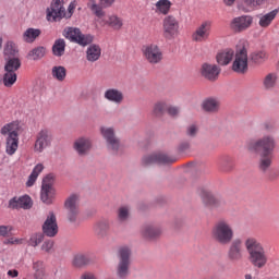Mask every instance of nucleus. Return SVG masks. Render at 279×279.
<instances>
[{
  "label": "nucleus",
  "instance_id": "nucleus-1",
  "mask_svg": "<svg viewBox=\"0 0 279 279\" xmlns=\"http://www.w3.org/2000/svg\"><path fill=\"white\" fill-rule=\"evenodd\" d=\"M277 142L274 135H264L248 146L250 151L259 155L258 169L262 173H267L274 163V151Z\"/></svg>",
  "mask_w": 279,
  "mask_h": 279
},
{
  "label": "nucleus",
  "instance_id": "nucleus-2",
  "mask_svg": "<svg viewBox=\"0 0 279 279\" xmlns=\"http://www.w3.org/2000/svg\"><path fill=\"white\" fill-rule=\"evenodd\" d=\"M244 245L246 247V252L248 253L251 265L256 267V269H263V267H265L269 260L263 244L255 238H248L245 240Z\"/></svg>",
  "mask_w": 279,
  "mask_h": 279
},
{
  "label": "nucleus",
  "instance_id": "nucleus-3",
  "mask_svg": "<svg viewBox=\"0 0 279 279\" xmlns=\"http://www.w3.org/2000/svg\"><path fill=\"white\" fill-rule=\"evenodd\" d=\"M211 239L218 245H230L231 241H234L232 223L226 219L218 220L211 229Z\"/></svg>",
  "mask_w": 279,
  "mask_h": 279
},
{
  "label": "nucleus",
  "instance_id": "nucleus-4",
  "mask_svg": "<svg viewBox=\"0 0 279 279\" xmlns=\"http://www.w3.org/2000/svg\"><path fill=\"white\" fill-rule=\"evenodd\" d=\"M75 12V2H71L66 9H64L63 0H52L50 8L47 9V21L52 23L60 22L61 19H71Z\"/></svg>",
  "mask_w": 279,
  "mask_h": 279
},
{
  "label": "nucleus",
  "instance_id": "nucleus-5",
  "mask_svg": "<svg viewBox=\"0 0 279 279\" xmlns=\"http://www.w3.org/2000/svg\"><path fill=\"white\" fill-rule=\"evenodd\" d=\"M132 266V248L122 246L118 250V265L116 275L120 279H128L130 267Z\"/></svg>",
  "mask_w": 279,
  "mask_h": 279
},
{
  "label": "nucleus",
  "instance_id": "nucleus-6",
  "mask_svg": "<svg viewBox=\"0 0 279 279\" xmlns=\"http://www.w3.org/2000/svg\"><path fill=\"white\" fill-rule=\"evenodd\" d=\"M0 134L7 136L5 151L8 156H14L19 149V128L14 122L8 123L1 128Z\"/></svg>",
  "mask_w": 279,
  "mask_h": 279
},
{
  "label": "nucleus",
  "instance_id": "nucleus-7",
  "mask_svg": "<svg viewBox=\"0 0 279 279\" xmlns=\"http://www.w3.org/2000/svg\"><path fill=\"white\" fill-rule=\"evenodd\" d=\"M54 182L56 175H53V173H49L43 179L40 199L48 206L53 204V199H56V187H53Z\"/></svg>",
  "mask_w": 279,
  "mask_h": 279
},
{
  "label": "nucleus",
  "instance_id": "nucleus-8",
  "mask_svg": "<svg viewBox=\"0 0 279 279\" xmlns=\"http://www.w3.org/2000/svg\"><path fill=\"white\" fill-rule=\"evenodd\" d=\"M100 133L107 143V149L114 156H119L121 154V140L114 133V129L101 126Z\"/></svg>",
  "mask_w": 279,
  "mask_h": 279
},
{
  "label": "nucleus",
  "instance_id": "nucleus-9",
  "mask_svg": "<svg viewBox=\"0 0 279 279\" xmlns=\"http://www.w3.org/2000/svg\"><path fill=\"white\" fill-rule=\"evenodd\" d=\"M173 162H178V157L166 153L146 155L142 159L144 167H149V165H173Z\"/></svg>",
  "mask_w": 279,
  "mask_h": 279
},
{
  "label": "nucleus",
  "instance_id": "nucleus-10",
  "mask_svg": "<svg viewBox=\"0 0 279 279\" xmlns=\"http://www.w3.org/2000/svg\"><path fill=\"white\" fill-rule=\"evenodd\" d=\"M163 38L173 40L180 34V22L173 15H167L162 20Z\"/></svg>",
  "mask_w": 279,
  "mask_h": 279
},
{
  "label": "nucleus",
  "instance_id": "nucleus-11",
  "mask_svg": "<svg viewBox=\"0 0 279 279\" xmlns=\"http://www.w3.org/2000/svg\"><path fill=\"white\" fill-rule=\"evenodd\" d=\"M65 38H69L71 43H76L81 47H88V45H93L95 37L90 34H83L80 28L70 27L66 32Z\"/></svg>",
  "mask_w": 279,
  "mask_h": 279
},
{
  "label": "nucleus",
  "instance_id": "nucleus-12",
  "mask_svg": "<svg viewBox=\"0 0 279 279\" xmlns=\"http://www.w3.org/2000/svg\"><path fill=\"white\" fill-rule=\"evenodd\" d=\"M201 199L207 208H226V199L221 195L213 194L208 190H201Z\"/></svg>",
  "mask_w": 279,
  "mask_h": 279
},
{
  "label": "nucleus",
  "instance_id": "nucleus-13",
  "mask_svg": "<svg viewBox=\"0 0 279 279\" xmlns=\"http://www.w3.org/2000/svg\"><path fill=\"white\" fill-rule=\"evenodd\" d=\"M243 240L240 238L234 239L230 242L227 250V258L230 263H241L243 260Z\"/></svg>",
  "mask_w": 279,
  "mask_h": 279
},
{
  "label": "nucleus",
  "instance_id": "nucleus-14",
  "mask_svg": "<svg viewBox=\"0 0 279 279\" xmlns=\"http://www.w3.org/2000/svg\"><path fill=\"white\" fill-rule=\"evenodd\" d=\"M51 141H53L51 131L49 129L40 130L36 135L34 151L37 154H43L47 147L51 146Z\"/></svg>",
  "mask_w": 279,
  "mask_h": 279
},
{
  "label": "nucleus",
  "instance_id": "nucleus-15",
  "mask_svg": "<svg viewBox=\"0 0 279 279\" xmlns=\"http://www.w3.org/2000/svg\"><path fill=\"white\" fill-rule=\"evenodd\" d=\"M247 48L242 47L235 51V59L232 63V71L245 75L247 71Z\"/></svg>",
  "mask_w": 279,
  "mask_h": 279
},
{
  "label": "nucleus",
  "instance_id": "nucleus-16",
  "mask_svg": "<svg viewBox=\"0 0 279 279\" xmlns=\"http://www.w3.org/2000/svg\"><path fill=\"white\" fill-rule=\"evenodd\" d=\"M41 234H44V236H48L49 239L58 236V218H56V214H53V211H50L47 216L45 222L41 226Z\"/></svg>",
  "mask_w": 279,
  "mask_h": 279
},
{
  "label": "nucleus",
  "instance_id": "nucleus-17",
  "mask_svg": "<svg viewBox=\"0 0 279 279\" xmlns=\"http://www.w3.org/2000/svg\"><path fill=\"white\" fill-rule=\"evenodd\" d=\"M213 29V22L211 21H205L203 22L196 31L192 35V40L194 43H204L210 38V32Z\"/></svg>",
  "mask_w": 279,
  "mask_h": 279
},
{
  "label": "nucleus",
  "instance_id": "nucleus-18",
  "mask_svg": "<svg viewBox=\"0 0 279 279\" xmlns=\"http://www.w3.org/2000/svg\"><path fill=\"white\" fill-rule=\"evenodd\" d=\"M77 194H72L66 198L64 207L68 210V219L71 223L77 221V215H80V207L77 206Z\"/></svg>",
  "mask_w": 279,
  "mask_h": 279
},
{
  "label": "nucleus",
  "instance_id": "nucleus-19",
  "mask_svg": "<svg viewBox=\"0 0 279 279\" xmlns=\"http://www.w3.org/2000/svg\"><path fill=\"white\" fill-rule=\"evenodd\" d=\"M221 73V68L217 64L203 63L201 68V75L208 82H217Z\"/></svg>",
  "mask_w": 279,
  "mask_h": 279
},
{
  "label": "nucleus",
  "instance_id": "nucleus-20",
  "mask_svg": "<svg viewBox=\"0 0 279 279\" xmlns=\"http://www.w3.org/2000/svg\"><path fill=\"white\" fill-rule=\"evenodd\" d=\"M34 206V202H32V197L29 195L15 196L9 201V208L12 210H19L23 208V210H29Z\"/></svg>",
  "mask_w": 279,
  "mask_h": 279
},
{
  "label": "nucleus",
  "instance_id": "nucleus-21",
  "mask_svg": "<svg viewBox=\"0 0 279 279\" xmlns=\"http://www.w3.org/2000/svg\"><path fill=\"white\" fill-rule=\"evenodd\" d=\"M144 56L149 64H159L162 62V51L158 45H149L144 50Z\"/></svg>",
  "mask_w": 279,
  "mask_h": 279
},
{
  "label": "nucleus",
  "instance_id": "nucleus-22",
  "mask_svg": "<svg viewBox=\"0 0 279 279\" xmlns=\"http://www.w3.org/2000/svg\"><path fill=\"white\" fill-rule=\"evenodd\" d=\"M252 23H254V19L250 15H242L235 17L231 21L230 27L233 32L241 33L245 32Z\"/></svg>",
  "mask_w": 279,
  "mask_h": 279
},
{
  "label": "nucleus",
  "instance_id": "nucleus-23",
  "mask_svg": "<svg viewBox=\"0 0 279 279\" xmlns=\"http://www.w3.org/2000/svg\"><path fill=\"white\" fill-rule=\"evenodd\" d=\"M74 151L78 154V156L84 157L90 154V149H93V142L87 137H80L73 144Z\"/></svg>",
  "mask_w": 279,
  "mask_h": 279
},
{
  "label": "nucleus",
  "instance_id": "nucleus-24",
  "mask_svg": "<svg viewBox=\"0 0 279 279\" xmlns=\"http://www.w3.org/2000/svg\"><path fill=\"white\" fill-rule=\"evenodd\" d=\"M101 58V47L97 44H92L86 50L87 62H97Z\"/></svg>",
  "mask_w": 279,
  "mask_h": 279
},
{
  "label": "nucleus",
  "instance_id": "nucleus-25",
  "mask_svg": "<svg viewBox=\"0 0 279 279\" xmlns=\"http://www.w3.org/2000/svg\"><path fill=\"white\" fill-rule=\"evenodd\" d=\"M234 58V50L227 49L222 52H219L216 57V60L218 64L221 66H228L232 62V59Z\"/></svg>",
  "mask_w": 279,
  "mask_h": 279
},
{
  "label": "nucleus",
  "instance_id": "nucleus-26",
  "mask_svg": "<svg viewBox=\"0 0 279 279\" xmlns=\"http://www.w3.org/2000/svg\"><path fill=\"white\" fill-rule=\"evenodd\" d=\"M269 59V54L265 50H257L250 54V60L253 64L259 66L260 64H265Z\"/></svg>",
  "mask_w": 279,
  "mask_h": 279
},
{
  "label": "nucleus",
  "instance_id": "nucleus-27",
  "mask_svg": "<svg viewBox=\"0 0 279 279\" xmlns=\"http://www.w3.org/2000/svg\"><path fill=\"white\" fill-rule=\"evenodd\" d=\"M161 232L160 228L148 225L144 227L142 234L145 239L154 241V239H158V236H160Z\"/></svg>",
  "mask_w": 279,
  "mask_h": 279
},
{
  "label": "nucleus",
  "instance_id": "nucleus-28",
  "mask_svg": "<svg viewBox=\"0 0 279 279\" xmlns=\"http://www.w3.org/2000/svg\"><path fill=\"white\" fill-rule=\"evenodd\" d=\"M110 231V221L108 220H100L95 226V234L100 239L108 236V232Z\"/></svg>",
  "mask_w": 279,
  "mask_h": 279
},
{
  "label": "nucleus",
  "instance_id": "nucleus-29",
  "mask_svg": "<svg viewBox=\"0 0 279 279\" xmlns=\"http://www.w3.org/2000/svg\"><path fill=\"white\" fill-rule=\"evenodd\" d=\"M105 99L113 101V104H121L123 101V93L114 88L107 89L105 92Z\"/></svg>",
  "mask_w": 279,
  "mask_h": 279
},
{
  "label": "nucleus",
  "instance_id": "nucleus-30",
  "mask_svg": "<svg viewBox=\"0 0 279 279\" xmlns=\"http://www.w3.org/2000/svg\"><path fill=\"white\" fill-rule=\"evenodd\" d=\"M219 106H221V104L217 98H207L202 104V108L205 112H219Z\"/></svg>",
  "mask_w": 279,
  "mask_h": 279
},
{
  "label": "nucleus",
  "instance_id": "nucleus-31",
  "mask_svg": "<svg viewBox=\"0 0 279 279\" xmlns=\"http://www.w3.org/2000/svg\"><path fill=\"white\" fill-rule=\"evenodd\" d=\"M64 51H66V41L62 38L56 39L52 45V56H56V58H62V56H64Z\"/></svg>",
  "mask_w": 279,
  "mask_h": 279
},
{
  "label": "nucleus",
  "instance_id": "nucleus-32",
  "mask_svg": "<svg viewBox=\"0 0 279 279\" xmlns=\"http://www.w3.org/2000/svg\"><path fill=\"white\" fill-rule=\"evenodd\" d=\"M219 169L222 173H230L234 169V159L230 156L221 157L219 161Z\"/></svg>",
  "mask_w": 279,
  "mask_h": 279
},
{
  "label": "nucleus",
  "instance_id": "nucleus-33",
  "mask_svg": "<svg viewBox=\"0 0 279 279\" xmlns=\"http://www.w3.org/2000/svg\"><path fill=\"white\" fill-rule=\"evenodd\" d=\"M5 60H7L4 64L5 73H16V71L21 69V59H19L17 57H13Z\"/></svg>",
  "mask_w": 279,
  "mask_h": 279
},
{
  "label": "nucleus",
  "instance_id": "nucleus-34",
  "mask_svg": "<svg viewBox=\"0 0 279 279\" xmlns=\"http://www.w3.org/2000/svg\"><path fill=\"white\" fill-rule=\"evenodd\" d=\"M43 34L40 28H27L23 34L24 43H34Z\"/></svg>",
  "mask_w": 279,
  "mask_h": 279
},
{
  "label": "nucleus",
  "instance_id": "nucleus-35",
  "mask_svg": "<svg viewBox=\"0 0 279 279\" xmlns=\"http://www.w3.org/2000/svg\"><path fill=\"white\" fill-rule=\"evenodd\" d=\"M46 54H47V48L45 46H39V47L33 48L28 52L27 58L28 60L38 61V60H43V57Z\"/></svg>",
  "mask_w": 279,
  "mask_h": 279
},
{
  "label": "nucleus",
  "instance_id": "nucleus-36",
  "mask_svg": "<svg viewBox=\"0 0 279 279\" xmlns=\"http://www.w3.org/2000/svg\"><path fill=\"white\" fill-rule=\"evenodd\" d=\"M278 12H279V9H275V10L270 11L269 13H266L265 15H263L259 19V25L262 27H269L271 25V23L274 22V20L276 19V16H278Z\"/></svg>",
  "mask_w": 279,
  "mask_h": 279
},
{
  "label": "nucleus",
  "instance_id": "nucleus-37",
  "mask_svg": "<svg viewBox=\"0 0 279 279\" xmlns=\"http://www.w3.org/2000/svg\"><path fill=\"white\" fill-rule=\"evenodd\" d=\"M171 5H173V4L169 0H159L155 4L156 12L167 16L171 10Z\"/></svg>",
  "mask_w": 279,
  "mask_h": 279
},
{
  "label": "nucleus",
  "instance_id": "nucleus-38",
  "mask_svg": "<svg viewBox=\"0 0 279 279\" xmlns=\"http://www.w3.org/2000/svg\"><path fill=\"white\" fill-rule=\"evenodd\" d=\"M4 60H8L10 58H16V53H19V48H16V44L13 41H8L4 45Z\"/></svg>",
  "mask_w": 279,
  "mask_h": 279
},
{
  "label": "nucleus",
  "instance_id": "nucleus-39",
  "mask_svg": "<svg viewBox=\"0 0 279 279\" xmlns=\"http://www.w3.org/2000/svg\"><path fill=\"white\" fill-rule=\"evenodd\" d=\"M93 260L88 255L76 254L73 258L72 265L74 267H86V265H90Z\"/></svg>",
  "mask_w": 279,
  "mask_h": 279
},
{
  "label": "nucleus",
  "instance_id": "nucleus-40",
  "mask_svg": "<svg viewBox=\"0 0 279 279\" xmlns=\"http://www.w3.org/2000/svg\"><path fill=\"white\" fill-rule=\"evenodd\" d=\"M51 74L54 80H58V82H64V80H66V68L56 65L52 68Z\"/></svg>",
  "mask_w": 279,
  "mask_h": 279
},
{
  "label": "nucleus",
  "instance_id": "nucleus-41",
  "mask_svg": "<svg viewBox=\"0 0 279 279\" xmlns=\"http://www.w3.org/2000/svg\"><path fill=\"white\" fill-rule=\"evenodd\" d=\"M87 8L92 10V12L97 16L98 19H101L102 16H106V13L104 10H101V4H97V1L89 0L87 2Z\"/></svg>",
  "mask_w": 279,
  "mask_h": 279
},
{
  "label": "nucleus",
  "instance_id": "nucleus-42",
  "mask_svg": "<svg viewBox=\"0 0 279 279\" xmlns=\"http://www.w3.org/2000/svg\"><path fill=\"white\" fill-rule=\"evenodd\" d=\"M166 112H167V102L159 101L154 105V108H153L154 117H157V118L163 117Z\"/></svg>",
  "mask_w": 279,
  "mask_h": 279
},
{
  "label": "nucleus",
  "instance_id": "nucleus-43",
  "mask_svg": "<svg viewBox=\"0 0 279 279\" xmlns=\"http://www.w3.org/2000/svg\"><path fill=\"white\" fill-rule=\"evenodd\" d=\"M16 72H5L3 75V84L7 88H12L16 84Z\"/></svg>",
  "mask_w": 279,
  "mask_h": 279
},
{
  "label": "nucleus",
  "instance_id": "nucleus-44",
  "mask_svg": "<svg viewBox=\"0 0 279 279\" xmlns=\"http://www.w3.org/2000/svg\"><path fill=\"white\" fill-rule=\"evenodd\" d=\"M43 241H45V234L35 233L29 238L28 245H31V247H38Z\"/></svg>",
  "mask_w": 279,
  "mask_h": 279
},
{
  "label": "nucleus",
  "instance_id": "nucleus-45",
  "mask_svg": "<svg viewBox=\"0 0 279 279\" xmlns=\"http://www.w3.org/2000/svg\"><path fill=\"white\" fill-rule=\"evenodd\" d=\"M130 219V207L122 206L118 209V220L122 223Z\"/></svg>",
  "mask_w": 279,
  "mask_h": 279
},
{
  "label": "nucleus",
  "instance_id": "nucleus-46",
  "mask_svg": "<svg viewBox=\"0 0 279 279\" xmlns=\"http://www.w3.org/2000/svg\"><path fill=\"white\" fill-rule=\"evenodd\" d=\"M275 86H276V74L269 73L264 78V87L266 88V90H271V88H274Z\"/></svg>",
  "mask_w": 279,
  "mask_h": 279
},
{
  "label": "nucleus",
  "instance_id": "nucleus-47",
  "mask_svg": "<svg viewBox=\"0 0 279 279\" xmlns=\"http://www.w3.org/2000/svg\"><path fill=\"white\" fill-rule=\"evenodd\" d=\"M108 24L113 29H121V27H123V21H121V19L117 15L109 16Z\"/></svg>",
  "mask_w": 279,
  "mask_h": 279
},
{
  "label": "nucleus",
  "instance_id": "nucleus-48",
  "mask_svg": "<svg viewBox=\"0 0 279 279\" xmlns=\"http://www.w3.org/2000/svg\"><path fill=\"white\" fill-rule=\"evenodd\" d=\"M197 132H199V129H197V125L195 124H192L186 129V135L191 138H195L197 136Z\"/></svg>",
  "mask_w": 279,
  "mask_h": 279
},
{
  "label": "nucleus",
  "instance_id": "nucleus-49",
  "mask_svg": "<svg viewBox=\"0 0 279 279\" xmlns=\"http://www.w3.org/2000/svg\"><path fill=\"white\" fill-rule=\"evenodd\" d=\"M12 234V227L10 226H0V236H3L4 239H8Z\"/></svg>",
  "mask_w": 279,
  "mask_h": 279
},
{
  "label": "nucleus",
  "instance_id": "nucleus-50",
  "mask_svg": "<svg viewBox=\"0 0 279 279\" xmlns=\"http://www.w3.org/2000/svg\"><path fill=\"white\" fill-rule=\"evenodd\" d=\"M244 3L247 8H258V5L265 3V0H244Z\"/></svg>",
  "mask_w": 279,
  "mask_h": 279
},
{
  "label": "nucleus",
  "instance_id": "nucleus-51",
  "mask_svg": "<svg viewBox=\"0 0 279 279\" xmlns=\"http://www.w3.org/2000/svg\"><path fill=\"white\" fill-rule=\"evenodd\" d=\"M190 149H191V143L190 142H182L178 146V151H180V154H184V151H189Z\"/></svg>",
  "mask_w": 279,
  "mask_h": 279
},
{
  "label": "nucleus",
  "instance_id": "nucleus-52",
  "mask_svg": "<svg viewBox=\"0 0 279 279\" xmlns=\"http://www.w3.org/2000/svg\"><path fill=\"white\" fill-rule=\"evenodd\" d=\"M166 112H168L169 117H178L180 114V108L167 106Z\"/></svg>",
  "mask_w": 279,
  "mask_h": 279
},
{
  "label": "nucleus",
  "instance_id": "nucleus-53",
  "mask_svg": "<svg viewBox=\"0 0 279 279\" xmlns=\"http://www.w3.org/2000/svg\"><path fill=\"white\" fill-rule=\"evenodd\" d=\"M52 248H53V241L51 240L45 241L41 245V250L47 253L51 252Z\"/></svg>",
  "mask_w": 279,
  "mask_h": 279
},
{
  "label": "nucleus",
  "instance_id": "nucleus-54",
  "mask_svg": "<svg viewBox=\"0 0 279 279\" xmlns=\"http://www.w3.org/2000/svg\"><path fill=\"white\" fill-rule=\"evenodd\" d=\"M36 180H38V174H36V172H32L26 182V186H34Z\"/></svg>",
  "mask_w": 279,
  "mask_h": 279
},
{
  "label": "nucleus",
  "instance_id": "nucleus-55",
  "mask_svg": "<svg viewBox=\"0 0 279 279\" xmlns=\"http://www.w3.org/2000/svg\"><path fill=\"white\" fill-rule=\"evenodd\" d=\"M45 169V166H43V163H38L32 171V173H35L38 178V175H40V173H43V170Z\"/></svg>",
  "mask_w": 279,
  "mask_h": 279
},
{
  "label": "nucleus",
  "instance_id": "nucleus-56",
  "mask_svg": "<svg viewBox=\"0 0 279 279\" xmlns=\"http://www.w3.org/2000/svg\"><path fill=\"white\" fill-rule=\"evenodd\" d=\"M114 3V0H100V8L104 10V8H110Z\"/></svg>",
  "mask_w": 279,
  "mask_h": 279
},
{
  "label": "nucleus",
  "instance_id": "nucleus-57",
  "mask_svg": "<svg viewBox=\"0 0 279 279\" xmlns=\"http://www.w3.org/2000/svg\"><path fill=\"white\" fill-rule=\"evenodd\" d=\"M8 276H10L11 278H19V270L16 269L9 270Z\"/></svg>",
  "mask_w": 279,
  "mask_h": 279
},
{
  "label": "nucleus",
  "instance_id": "nucleus-58",
  "mask_svg": "<svg viewBox=\"0 0 279 279\" xmlns=\"http://www.w3.org/2000/svg\"><path fill=\"white\" fill-rule=\"evenodd\" d=\"M4 245H14V238L8 239L3 241Z\"/></svg>",
  "mask_w": 279,
  "mask_h": 279
},
{
  "label": "nucleus",
  "instance_id": "nucleus-59",
  "mask_svg": "<svg viewBox=\"0 0 279 279\" xmlns=\"http://www.w3.org/2000/svg\"><path fill=\"white\" fill-rule=\"evenodd\" d=\"M82 279H97V277H95V275L93 274H87V275H83Z\"/></svg>",
  "mask_w": 279,
  "mask_h": 279
},
{
  "label": "nucleus",
  "instance_id": "nucleus-60",
  "mask_svg": "<svg viewBox=\"0 0 279 279\" xmlns=\"http://www.w3.org/2000/svg\"><path fill=\"white\" fill-rule=\"evenodd\" d=\"M226 5H232L236 0H223Z\"/></svg>",
  "mask_w": 279,
  "mask_h": 279
},
{
  "label": "nucleus",
  "instance_id": "nucleus-61",
  "mask_svg": "<svg viewBox=\"0 0 279 279\" xmlns=\"http://www.w3.org/2000/svg\"><path fill=\"white\" fill-rule=\"evenodd\" d=\"M276 178H277V175H276V174H270V175H269V180H270V181L276 180Z\"/></svg>",
  "mask_w": 279,
  "mask_h": 279
},
{
  "label": "nucleus",
  "instance_id": "nucleus-62",
  "mask_svg": "<svg viewBox=\"0 0 279 279\" xmlns=\"http://www.w3.org/2000/svg\"><path fill=\"white\" fill-rule=\"evenodd\" d=\"M13 243H14V245H19V243H21V240H19V239H13Z\"/></svg>",
  "mask_w": 279,
  "mask_h": 279
},
{
  "label": "nucleus",
  "instance_id": "nucleus-63",
  "mask_svg": "<svg viewBox=\"0 0 279 279\" xmlns=\"http://www.w3.org/2000/svg\"><path fill=\"white\" fill-rule=\"evenodd\" d=\"M245 279H252V275L251 274L245 275Z\"/></svg>",
  "mask_w": 279,
  "mask_h": 279
},
{
  "label": "nucleus",
  "instance_id": "nucleus-64",
  "mask_svg": "<svg viewBox=\"0 0 279 279\" xmlns=\"http://www.w3.org/2000/svg\"><path fill=\"white\" fill-rule=\"evenodd\" d=\"M2 45H3V39L0 38V49H1Z\"/></svg>",
  "mask_w": 279,
  "mask_h": 279
}]
</instances>
